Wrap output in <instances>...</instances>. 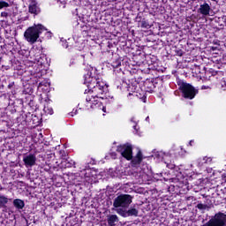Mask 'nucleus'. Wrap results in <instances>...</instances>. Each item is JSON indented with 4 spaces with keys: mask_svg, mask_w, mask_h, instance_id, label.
I'll list each match as a JSON object with an SVG mask.
<instances>
[{
    "mask_svg": "<svg viewBox=\"0 0 226 226\" xmlns=\"http://www.w3.org/2000/svg\"><path fill=\"white\" fill-rule=\"evenodd\" d=\"M14 85H15L14 82L10 83V84L8 85V88H9V89H11L12 86H14Z\"/></svg>",
    "mask_w": 226,
    "mask_h": 226,
    "instance_id": "obj_38",
    "label": "nucleus"
},
{
    "mask_svg": "<svg viewBox=\"0 0 226 226\" xmlns=\"http://www.w3.org/2000/svg\"><path fill=\"white\" fill-rule=\"evenodd\" d=\"M117 152L120 153L123 158L127 160V162H131L133 158V147H132L130 143L117 146Z\"/></svg>",
    "mask_w": 226,
    "mask_h": 226,
    "instance_id": "obj_8",
    "label": "nucleus"
},
{
    "mask_svg": "<svg viewBox=\"0 0 226 226\" xmlns=\"http://www.w3.org/2000/svg\"><path fill=\"white\" fill-rule=\"evenodd\" d=\"M196 207L200 209V211H206V209H209V206L207 204L199 203Z\"/></svg>",
    "mask_w": 226,
    "mask_h": 226,
    "instance_id": "obj_26",
    "label": "nucleus"
},
{
    "mask_svg": "<svg viewBox=\"0 0 226 226\" xmlns=\"http://www.w3.org/2000/svg\"><path fill=\"white\" fill-rule=\"evenodd\" d=\"M192 141H190V145H191V146H192Z\"/></svg>",
    "mask_w": 226,
    "mask_h": 226,
    "instance_id": "obj_42",
    "label": "nucleus"
},
{
    "mask_svg": "<svg viewBox=\"0 0 226 226\" xmlns=\"http://www.w3.org/2000/svg\"><path fill=\"white\" fill-rule=\"evenodd\" d=\"M25 38L26 40V41H29V28H27L25 32Z\"/></svg>",
    "mask_w": 226,
    "mask_h": 226,
    "instance_id": "obj_34",
    "label": "nucleus"
},
{
    "mask_svg": "<svg viewBox=\"0 0 226 226\" xmlns=\"http://www.w3.org/2000/svg\"><path fill=\"white\" fill-rule=\"evenodd\" d=\"M43 112L48 114L49 116H52V114H54V109H52V106H50V103L46 102L44 104Z\"/></svg>",
    "mask_w": 226,
    "mask_h": 226,
    "instance_id": "obj_20",
    "label": "nucleus"
},
{
    "mask_svg": "<svg viewBox=\"0 0 226 226\" xmlns=\"http://www.w3.org/2000/svg\"><path fill=\"white\" fill-rule=\"evenodd\" d=\"M84 84H87L88 93L86 102L93 109V105H97L96 98H102L109 92V86L96 74V69L87 66L84 69Z\"/></svg>",
    "mask_w": 226,
    "mask_h": 226,
    "instance_id": "obj_2",
    "label": "nucleus"
},
{
    "mask_svg": "<svg viewBox=\"0 0 226 226\" xmlns=\"http://www.w3.org/2000/svg\"><path fill=\"white\" fill-rule=\"evenodd\" d=\"M136 22H138L139 26H140L142 29H149L151 27L149 21L146 19V18H142L139 15L136 17Z\"/></svg>",
    "mask_w": 226,
    "mask_h": 226,
    "instance_id": "obj_16",
    "label": "nucleus"
},
{
    "mask_svg": "<svg viewBox=\"0 0 226 226\" xmlns=\"http://www.w3.org/2000/svg\"><path fill=\"white\" fill-rule=\"evenodd\" d=\"M62 167H64V169H72V167H75V161L72 160V158L67 157L61 162Z\"/></svg>",
    "mask_w": 226,
    "mask_h": 226,
    "instance_id": "obj_18",
    "label": "nucleus"
},
{
    "mask_svg": "<svg viewBox=\"0 0 226 226\" xmlns=\"http://www.w3.org/2000/svg\"><path fill=\"white\" fill-rule=\"evenodd\" d=\"M201 89H209V87L202 86V87H201Z\"/></svg>",
    "mask_w": 226,
    "mask_h": 226,
    "instance_id": "obj_40",
    "label": "nucleus"
},
{
    "mask_svg": "<svg viewBox=\"0 0 226 226\" xmlns=\"http://www.w3.org/2000/svg\"><path fill=\"white\" fill-rule=\"evenodd\" d=\"M218 74V72H212V77H215V75H217Z\"/></svg>",
    "mask_w": 226,
    "mask_h": 226,
    "instance_id": "obj_39",
    "label": "nucleus"
},
{
    "mask_svg": "<svg viewBox=\"0 0 226 226\" xmlns=\"http://www.w3.org/2000/svg\"><path fill=\"white\" fill-rule=\"evenodd\" d=\"M184 54H185V52L183 51V49H176L175 50V56H178V57H183Z\"/></svg>",
    "mask_w": 226,
    "mask_h": 226,
    "instance_id": "obj_30",
    "label": "nucleus"
},
{
    "mask_svg": "<svg viewBox=\"0 0 226 226\" xmlns=\"http://www.w3.org/2000/svg\"><path fill=\"white\" fill-rule=\"evenodd\" d=\"M211 162H213V159L211 157L205 156L200 159V162L202 165H204V163H211Z\"/></svg>",
    "mask_w": 226,
    "mask_h": 226,
    "instance_id": "obj_27",
    "label": "nucleus"
},
{
    "mask_svg": "<svg viewBox=\"0 0 226 226\" xmlns=\"http://www.w3.org/2000/svg\"><path fill=\"white\" fill-rule=\"evenodd\" d=\"M215 226H226V214L219 212L212 217Z\"/></svg>",
    "mask_w": 226,
    "mask_h": 226,
    "instance_id": "obj_12",
    "label": "nucleus"
},
{
    "mask_svg": "<svg viewBox=\"0 0 226 226\" xmlns=\"http://www.w3.org/2000/svg\"><path fill=\"white\" fill-rule=\"evenodd\" d=\"M179 90L185 100H193L199 94V90L195 89L190 83L183 82L179 87Z\"/></svg>",
    "mask_w": 226,
    "mask_h": 226,
    "instance_id": "obj_6",
    "label": "nucleus"
},
{
    "mask_svg": "<svg viewBox=\"0 0 226 226\" xmlns=\"http://www.w3.org/2000/svg\"><path fill=\"white\" fill-rule=\"evenodd\" d=\"M1 17L4 18V19H8V12H6V11H2V12H1Z\"/></svg>",
    "mask_w": 226,
    "mask_h": 226,
    "instance_id": "obj_36",
    "label": "nucleus"
},
{
    "mask_svg": "<svg viewBox=\"0 0 226 226\" xmlns=\"http://www.w3.org/2000/svg\"><path fill=\"white\" fill-rule=\"evenodd\" d=\"M168 169H170L171 170L176 169V164L173 163H167Z\"/></svg>",
    "mask_w": 226,
    "mask_h": 226,
    "instance_id": "obj_35",
    "label": "nucleus"
},
{
    "mask_svg": "<svg viewBox=\"0 0 226 226\" xmlns=\"http://www.w3.org/2000/svg\"><path fill=\"white\" fill-rule=\"evenodd\" d=\"M23 162H25L26 167H29V155H26Z\"/></svg>",
    "mask_w": 226,
    "mask_h": 226,
    "instance_id": "obj_32",
    "label": "nucleus"
},
{
    "mask_svg": "<svg viewBox=\"0 0 226 226\" xmlns=\"http://www.w3.org/2000/svg\"><path fill=\"white\" fill-rule=\"evenodd\" d=\"M30 60H29V73L30 81L29 93H38V91H42V93H49L50 91V81L49 79L41 80L43 77V70H45V60L40 55V49H34L32 48L29 51Z\"/></svg>",
    "mask_w": 226,
    "mask_h": 226,
    "instance_id": "obj_1",
    "label": "nucleus"
},
{
    "mask_svg": "<svg viewBox=\"0 0 226 226\" xmlns=\"http://www.w3.org/2000/svg\"><path fill=\"white\" fill-rule=\"evenodd\" d=\"M212 1H216V0H212Z\"/></svg>",
    "mask_w": 226,
    "mask_h": 226,
    "instance_id": "obj_43",
    "label": "nucleus"
},
{
    "mask_svg": "<svg viewBox=\"0 0 226 226\" xmlns=\"http://www.w3.org/2000/svg\"><path fill=\"white\" fill-rule=\"evenodd\" d=\"M8 204V198L5 196H0V207H4Z\"/></svg>",
    "mask_w": 226,
    "mask_h": 226,
    "instance_id": "obj_23",
    "label": "nucleus"
},
{
    "mask_svg": "<svg viewBox=\"0 0 226 226\" xmlns=\"http://www.w3.org/2000/svg\"><path fill=\"white\" fill-rule=\"evenodd\" d=\"M142 160H144V157L142 155V151L139 150L136 156H132L131 160V165L132 167H139L140 163H142Z\"/></svg>",
    "mask_w": 226,
    "mask_h": 226,
    "instance_id": "obj_14",
    "label": "nucleus"
},
{
    "mask_svg": "<svg viewBox=\"0 0 226 226\" xmlns=\"http://www.w3.org/2000/svg\"><path fill=\"white\" fill-rule=\"evenodd\" d=\"M29 96V114H31L32 112H40V106L38 105V102H40V97L34 93H30Z\"/></svg>",
    "mask_w": 226,
    "mask_h": 226,
    "instance_id": "obj_9",
    "label": "nucleus"
},
{
    "mask_svg": "<svg viewBox=\"0 0 226 226\" xmlns=\"http://www.w3.org/2000/svg\"><path fill=\"white\" fill-rule=\"evenodd\" d=\"M10 7V4L5 1H0V10H3V8H8Z\"/></svg>",
    "mask_w": 226,
    "mask_h": 226,
    "instance_id": "obj_29",
    "label": "nucleus"
},
{
    "mask_svg": "<svg viewBox=\"0 0 226 226\" xmlns=\"http://www.w3.org/2000/svg\"><path fill=\"white\" fill-rule=\"evenodd\" d=\"M156 86H158V82L154 79H147L143 81V86L141 87V91L144 93H154V89H156Z\"/></svg>",
    "mask_w": 226,
    "mask_h": 226,
    "instance_id": "obj_10",
    "label": "nucleus"
},
{
    "mask_svg": "<svg viewBox=\"0 0 226 226\" xmlns=\"http://www.w3.org/2000/svg\"><path fill=\"white\" fill-rule=\"evenodd\" d=\"M127 217L128 216H139V210L137 208H130L126 211Z\"/></svg>",
    "mask_w": 226,
    "mask_h": 226,
    "instance_id": "obj_22",
    "label": "nucleus"
},
{
    "mask_svg": "<svg viewBox=\"0 0 226 226\" xmlns=\"http://www.w3.org/2000/svg\"><path fill=\"white\" fill-rule=\"evenodd\" d=\"M107 222L109 226H116L119 222V217H117L116 215H108Z\"/></svg>",
    "mask_w": 226,
    "mask_h": 226,
    "instance_id": "obj_19",
    "label": "nucleus"
},
{
    "mask_svg": "<svg viewBox=\"0 0 226 226\" xmlns=\"http://www.w3.org/2000/svg\"><path fill=\"white\" fill-rule=\"evenodd\" d=\"M199 11L201 15L207 17V15H209V11H211V6H209V4L204 3L200 6Z\"/></svg>",
    "mask_w": 226,
    "mask_h": 226,
    "instance_id": "obj_17",
    "label": "nucleus"
},
{
    "mask_svg": "<svg viewBox=\"0 0 226 226\" xmlns=\"http://www.w3.org/2000/svg\"><path fill=\"white\" fill-rule=\"evenodd\" d=\"M52 38V33L47 31L41 24L29 27V43H36L38 38Z\"/></svg>",
    "mask_w": 226,
    "mask_h": 226,
    "instance_id": "obj_4",
    "label": "nucleus"
},
{
    "mask_svg": "<svg viewBox=\"0 0 226 226\" xmlns=\"http://www.w3.org/2000/svg\"><path fill=\"white\" fill-rule=\"evenodd\" d=\"M41 9L40 8V4H38V2H36V0H30L29 13L38 15L41 13Z\"/></svg>",
    "mask_w": 226,
    "mask_h": 226,
    "instance_id": "obj_15",
    "label": "nucleus"
},
{
    "mask_svg": "<svg viewBox=\"0 0 226 226\" xmlns=\"http://www.w3.org/2000/svg\"><path fill=\"white\" fill-rule=\"evenodd\" d=\"M112 68H119L121 66V60L119 58H117L112 61L111 63Z\"/></svg>",
    "mask_w": 226,
    "mask_h": 226,
    "instance_id": "obj_25",
    "label": "nucleus"
},
{
    "mask_svg": "<svg viewBox=\"0 0 226 226\" xmlns=\"http://www.w3.org/2000/svg\"><path fill=\"white\" fill-rule=\"evenodd\" d=\"M133 200V196L130 194H119L117 198L113 200V207L116 209H118V207H130V204H132Z\"/></svg>",
    "mask_w": 226,
    "mask_h": 226,
    "instance_id": "obj_7",
    "label": "nucleus"
},
{
    "mask_svg": "<svg viewBox=\"0 0 226 226\" xmlns=\"http://www.w3.org/2000/svg\"><path fill=\"white\" fill-rule=\"evenodd\" d=\"M202 226H215V221H213V218H211L207 223L203 224Z\"/></svg>",
    "mask_w": 226,
    "mask_h": 226,
    "instance_id": "obj_31",
    "label": "nucleus"
},
{
    "mask_svg": "<svg viewBox=\"0 0 226 226\" xmlns=\"http://www.w3.org/2000/svg\"><path fill=\"white\" fill-rule=\"evenodd\" d=\"M117 213L118 215H120V216H123L124 218H126L127 217V214H126V210L123 209V208H118L117 210Z\"/></svg>",
    "mask_w": 226,
    "mask_h": 226,
    "instance_id": "obj_28",
    "label": "nucleus"
},
{
    "mask_svg": "<svg viewBox=\"0 0 226 226\" xmlns=\"http://www.w3.org/2000/svg\"><path fill=\"white\" fill-rule=\"evenodd\" d=\"M221 89H222V91H226V81H225V79H222L221 81Z\"/></svg>",
    "mask_w": 226,
    "mask_h": 226,
    "instance_id": "obj_33",
    "label": "nucleus"
},
{
    "mask_svg": "<svg viewBox=\"0 0 226 226\" xmlns=\"http://www.w3.org/2000/svg\"><path fill=\"white\" fill-rule=\"evenodd\" d=\"M142 81V78H132L128 79V81L123 79L122 80V87L127 89L129 92L127 98L129 100H133L135 96H139V86Z\"/></svg>",
    "mask_w": 226,
    "mask_h": 226,
    "instance_id": "obj_5",
    "label": "nucleus"
},
{
    "mask_svg": "<svg viewBox=\"0 0 226 226\" xmlns=\"http://www.w3.org/2000/svg\"><path fill=\"white\" fill-rule=\"evenodd\" d=\"M31 114L32 115H31L30 123H32L31 132H33L34 130H38L35 128L40 126V124L41 123L42 118H41V111H34Z\"/></svg>",
    "mask_w": 226,
    "mask_h": 226,
    "instance_id": "obj_11",
    "label": "nucleus"
},
{
    "mask_svg": "<svg viewBox=\"0 0 226 226\" xmlns=\"http://www.w3.org/2000/svg\"><path fill=\"white\" fill-rule=\"evenodd\" d=\"M75 115H77V109L75 110V111H72L71 113H70V116H72V117H73V116H75Z\"/></svg>",
    "mask_w": 226,
    "mask_h": 226,
    "instance_id": "obj_37",
    "label": "nucleus"
},
{
    "mask_svg": "<svg viewBox=\"0 0 226 226\" xmlns=\"http://www.w3.org/2000/svg\"><path fill=\"white\" fill-rule=\"evenodd\" d=\"M13 206L17 207V209H23L24 208V200L20 199H16L13 200Z\"/></svg>",
    "mask_w": 226,
    "mask_h": 226,
    "instance_id": "obj_21",
    "label": "nucleus"
},
{
    "mask_svg": "<svg viewBox=\"0 0 226 226\" xmlns=\"http://www.w3.org/2000/svg\"><path fill=\"white\" fill-rule=\"evenodd\" d=\"M84 27L87 28V26H83V29H84Z\"/></svg>",
    "mask_w": 226,
    "mask_h": 226,
    "instance_id": "obj_41",
    "label": "nucleus"
},
{
    "mask_svg": "<svg viewBox=\"0 0 226 226\" xmlns=\"http://www.w3.org/2000/svg\"><path fill=\"white\" fill-rule=\"evenodd\" d=\"M58 154L62 162H64V160H66V158H68V153H66L64 150L58 151Z\"/></svg>",
    "mask_w": 226,
    "mask_h": 226,
    "instance_id": "obj_24",
    "label": "nucleus"
},
{
    "mask_svg": "<svg viewBox=\"0 0 226 226\" xmlns=\"http://www.w3.org/2000/svg\"><path fill=\"white\" fill-rule=\"evenodd\" d=\"M32 144L29 146V167L36 165V162H45V155L40 154L45 151L43 134L39 130L31 131Z\"/></svg>",
    "mask_w": 226,
    "mask_h": 226,
    "instance_id": "obj_3",
    "label": "nucleus"
},
{
    "mask_svg": "<svg viewBox=\"0 0 226 226\" xmlns=\"http://www.w3.org/2000/svg\"><path fill=\"white\" fill-rule=\"evenodd\" d=\"M45 163L49 167H56V165H57V159L56 158V154L48 151L46 153Z\"/></svg>",
    "mask_w": 226,
    "mask_h": 226,
    "instance_id": "obj_13",
    "label": "nucleus"
}]
</instances>
